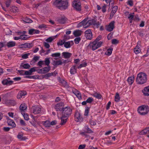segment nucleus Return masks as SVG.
<instances>
[{
	"label": "nucleus",
	"instance_id": "obj_46",
	"mask_svg": "<svg viewBox=\"0 0 149 149\" xmlns=\"http://www.w3.org/2000/svg\"><path fill=\"white\" fill-rule=\"evenodd\" d=\"M81 40V38L80 37H77L74 39V43L76 44H78L79 43V42Z\"/></svg>",
	"mask_w": 149,
	"mask_h": 149
},
{
	"label": "nucleus",
	"instance_id": "obj_53",
	"mask_svg": "<svg viewBox=\"0 0 149 149\" xmlns=\"http://www.w3.org/2000/svg\"><path fill=\"white\" fill-rule=\"evenodd\" d=\"M65 41L64 40H63L58 42L57 44L58 45H62L63 44H64Z\"/></svg>",
	"mask_w": 149,
	"mask_h": 149
},
{
	"label": "nucleus",
	"instance_id": "obj_7",
	"mask_svg": "<svg viewBox=\"0 0 149 149\" xmlns=\"http://www.w3.org/2000/svg\"><path fill=\"white\" fill-rule=\"evenodd\" d=\"M64 104L63 102H60L55 104L54 106V108L57 111H61L64 107Z\"/></svg>",
	"mask_w": 149,
	"mask_h": 149
},
{
	"label": "nucleus",
	"instance_id": "obj_24",
	"mask_svg": "<svg viewBox=\"0 0 149 149\" xmlns=\"http://www.w3.org/2000/svg\"><path fill=\"white\" fill-rule=\"evenodd\" d=\"M88 18H85L81 22V23L84 26V28H87L88 26Z\"/></svg>",
	"mask_w": 149,
	"mask_h": 149
},
{
	"label": "nucleus",
	"instance_id": "obj_19",
	"mask_svg": "<svg viewBox=\"0 0 149 149\" xmlns=\"http://www.w3.org/2000/svg\"><path fill=\"white\" fill-rule=\"evenodd\" d=\"M67 19L65 17H61L58 19L57 21L61 24H63L65 23Z\"/></svg>",
	"mask_w": 149,
	"mask_h": 149
},
{
	"label": "nucleus",
	"instance_id": "obj_21",
	"mask_svg": "<svg viewBox=\"0 0 149 149\" xmlns=\"http://www.w3.org/2000/svg\"><path fill=\"white\" fill-rule=\"evenodd\" d=\"M143 94L145 96L149 95V86H147L142 91Z\"/></svg>",
	"mask_w": 149,
	"mask_h": 149
},
{
	"label": "nucleus",
	"instance_id": "obj_33",
	"mask_svg": "<svg viewBox=\"0 0 149 149\" xmlns=\"http://www.w3.org/2000/svg\"><path fill=\"white\" fill-rule=\"evenodd\" d=\"M148 132H149V127L143 130L140 132V134H145Z\"/></svg>",
	"mask_w": 149,
	"mask_h": 149
},
{
	"label": "nucleus",
	"instance_id": "obj_47",
	"mask_svg": "<svg viewBox=\"0 0 149 149\" xmlns=\"http://www.w3.org/2000/svg\"><path fill=\"white\" fill-rule=\"evenodd\" d=\"M119 43V41L116 39H113L111 40V43L113 45H116Z\"/></svg>",
	"mask_w": 149,
	"mask_h": 149
},
{
	"label": "nucleus",
	"instance_id": "obj_4",
	"mask_svg": "<svg viewBox=\"0 0 149 149\" xmlns=\"http://www.w3.org/2000/svg\"><path fill=\"white\" fill-rule=\"evenodd\" d=\"M61 111L62 115L68 118L72 113V110L69 107L67 106L63 108Z\"/></svg>",
	"mask_w": 149,
	"mask_h": 149
},
{
	"label": "nucleus",
	"instance_id": "obj_3",
	"mask_svg": "<svg viewBox=\"0 0 149 149\" xmlns=\"http://www.w3.org/2000/svg\"><path fill=\"white\" fill-rule=\"evenodd\" d=\"M102 42L101 41L97 42L95 41H94L92 42H90L88 47L91 48L93 51H94L100 47L102 45Z\"/></svg>",
	"mask_w": 149,
	"mask_h": 149
},
{
	"label": "nucleus",
	"instance_id": "obj_41",
	"mask_svg": "<svg viewBox=\"0 0 149 149\" xmlns=\"http://www.w3.org/2000/svg\"><path fill=\"white\" fill-rule=\"evenodd\" d=\"M52 74L51 73H48L45 74L43 75L42 76V78H45L46 79H47L48 77H49L52 76Z\"/></svg>",
	"mask_w": 149,
	"mask_h": 149
},
{
	"label": "nucleus",
	"instance_id": "obj_60",
	"mask_svg": "<svg viewBox=\"0 0 149 149\" xmlns=\"http://www.w3.org/2000/svg\"><path fill=\"white\" fill-rule=\"evenodd\" d=\"M23 115V116L24 119L26 120H28L29 119V117L27 115H26L24 113H23V114H22Z\"/></svg>",
	"mask_w": 149,
	"mask_h": 149
},
{
	"label": "nucleus",
	"instance_id": "obj_48",
	"mask_svg": "<svg viewBox=\"0 0 149 149\" xmlns=\"http://www.w3.org/2000/svg\"><path fill=\"white\" fill-rule=\"evenodd\" d=\"M141 51V49L140 48H137V47H135L134 49V51L136 54L139 53Z\"/></svg>",
	"mask_w": 149,
	"mask_h": 149
},
{
	"label": "nucleus",
	"instance_id": "obj_1",
	"mask_svg": "<svg viewBox=\"0 0 149 149\" xmlns=\"http://www.w3.org/2000/svg\"><path fill=\"white\" fill-rule=\"evenodd\" d=\"M53 5L59 9L65 10L68 8V2L67 0H55Z\"/></svg>",
	"mask_w": 149,
	"mask_h": 149
},
{
	"label": "nucleus",
	"instance_id": "obj_39",
	"mask_svg": "<svg viewBox=\"0 0 149 149\" xmlns=\"http://www.w3.org/2000/svg\"><path fill=\"white\" fill-rule=\"evenodd\" d=\"M113 49L112 48H109L108 49L107 52L105 53V54H106L108 56L110 55L112 53Z\"/></svg>",
	"mask_w": 149,
	"mask_h": 149
},
{
	"label": "nucleus",
	"instance_id": "obj_12",
	"mask_svg": "<svg viewBox=\"0 0 149 149\" xmlns=\"http://www.w3.org/2000/svg\"><path fill=\"white\" fill-rule=\"evenodd\" d=\"M33 46L32 43H26L20 45V48H30Z\"/></svg>",
	"mask_w": 149,
	"mask_h": 149
},
{
	"label": "nucleus",
	"instance_id": "obj_40",
	"mask_svg": "<svg viewBox=\"0 0 149 149\" xmlns=\"http://www.w3.org/2000/svg\"><path fill=\"white\" fill-rule=\"evenodd\" d=\"M64 47L66 48H70L71 47L70 41H68L65 42L64 44Z\"/></svg>",
	"mask_w": 149,
	"mask_h": 149
},
{
	"label": "nucleus",
	"instance_id": "obj_62",
	"mask_svg": "<svg viewBox=\"0 0 149 149\" xmlns=\"http://www.w3.org/2000/svg\"><path fill=\"white\" fill-rule=\"evenodd\" d=\"M47 26L45 24H42L39 26L38 28L40 29L43 28H47Z\"/></svg>",
	"mask_w": 149,
	"mask_h": 149
},
{
	"label": "nucleus",
	"instance_id": "obj_45",
	"mask_svg": "<svg viewBox=\"0 0 149 149\" xmlns=\"http://www.w3.org/2000/svg\"><path fill=\"white\" fill-rule=\"evenodd\" d=\"M94 100L93 99L92 97H89L86 100L87 103L91 104Z\"/></svg>",
	"mask_w": 149,
	"mask_h": 149
},
{
	"label": "nucleus",
	"instance_id": "obj_42",
	"mask_svg": "<svg viewBox=\"0 0 149 149\" xmlns=\"http://www.w3.org/2000/svg\"><path fill=\"white\" fill-rule=\"evenodd\" d=\"M61 56V53L59 52L52 54L51 56L52 57H59Z\"/></svg>",
	"mask_w": 149,
	"mask_h": 149
},
{
	"label": "nucleus",
	"instance_id": "obj_49",
	"mask_svg": "<svg viewBox=\"0 0 149 149\" xmlns=\"http://www.w3.org/2000/svg\"><path fill=\"white\" fill-rule=\"evenodd\" d=\"M87 65V63L86 62L80 64L77 68H81L83 67H86Z\"/></svg>",
	"mask_w": 149,
	"mask_h": 149
},
{
	"label": "nucleus",
	"instance_id": "obj_63",
	"mask_svg": "<svg viewBox=\"0 0 149 149\" xmlns=\"http://www.w3.org/2000/svg\"><path fill=\"white\" fill-rule=\"evenodd\" d=\"M39 57L38 56H34L33 58V60L35 62H36L38 60Z\"/></svg>",
	"mask_w": 149,
	"mask_h": 149
},
{
	"label": "nucleus",
	"instance_id": "obj_17",
	"mask_svg": "<svg viewBox=\"0 0 149 149\" xmlns=\"http://www.w3.org/2000/svg\"><path fill=\"white\" fill-rule=\"evenodd\" d=\"M60 82L61 83L63 86H64L66 88L68 89L70 88L67 82L63 79H60Z\"/></svg>",
	"mask_w": 149,
	"mask_h": 149
},
{
	"label": "nucleus",
	"instance_id": "obj_50",
	"mask_svg": "<svg viewBox=\"0 0 149 149\" xmlns=\"http://www.w3.org/2000/svg\"><path fill=\"white\" fill-rule=\"evenodd\" d=\"M85 129L86 130V132L87 133H93V131L88 127H86Z\"/></svg>",
	"mask_w": 149,
	"mask_h": 149
},
{
	"label": "nucleus",
	"instance_id": "obj_59",
	"mask_svg": "<svg viewBox=\"0 0 149 149\" xmlns=\"http://www.w3.org/2000/svg\"><path fill=\"white\" fill-rule=\"evenodd\" d=\"M31 72H30V70L29 71H25V72L24 74V75H31Z\"/></svg>",
	"mask_w": 149,
	"mask_h": 149
},
{
	"label": "nucleus",
	"instance_id": "obj_16",
	"mask_svg": "<svg viewBox=\"0 0 149 149\" xmlns=\"http://www.w3.org/2000/svg\"><path fill=\"white\" fill-rule=\"evenodd\" d=\"M68 118H67V117H65L62 115V116L60 117L61 122L60 123V125H64L67 122Z\"/></svg>",
	"mask_w": 149,
	"mask_h": 149
},
{
	"label": "nucleus",
	"instance_id": "obj_25",
	"mask_svg": "<svg viewBox=\"0 0 149 149\" xmlns=\"http://www.w3.org/2000/svg\"><path fill=\"white\" fill-rule=\"evenodd\" d=\"M81 30H77L74 31L73 34L75 37H78L81 35Z\"/></svg>",
	"mask_w": 149,
	"mask_h": 149
},
{
	"label": "nucleus",
	"instance_id": "obj_56",
	"mask_svg": "<svg viewBox=\"0 0 149 149\" xmlns=\"http://www.w3.org/2000/svg\"><path fill=\"white\" fill-rule=\"evenodd\" d=\"M43 45L44 46L47 48H49L50 47L49 45L47 42H43Z\"/></svg>",
	"mask_w": 149,
	"mask_h": 149
},
{
	"label": "nucleus",
	"instance_id": "obj_29",
	"mask_svg": "<svg viewBox=\"0 0 149 149\" xmlns=\"http://www.w3.org/2000/svg\"><path fill=\"white\" fill-rule=\"evenodd\" d=\"M50 68H51L50 66H48L47 67H46L42 68L44 74H46L48 72L50 71Z\"/></svg>",
	"mask_w": 149,
	"mask_h": 149
},
{
	"label": "nucleus",
	"instance_id": "obj_13",
	"mask_svg": "<svg viewBox=\"0 0 149 149\" xmlns=\"http://www.w3.org/2000/svg\"><path fill=\"white\" fill-rule=\"evenodd\" d=\"M13 81L5 79L2 81V83L3 85L10 86L13 84Z\"/></svg>",
	"mask_w": 149,
	"mask_h": 149
},
{
	"label": "nucleus",
	"instance_id": "obj_28",
	"mask_svg": "<svg viewBox=\"0 0 149 149\" xmlns=\"http://www.w3.org/2000/svg\"><path fill=\"white\" fill-rule=\"evenodd\" d=\"M17 138L21 141H25L26 139L25 137L23 136V134L19 133L17 135Z\"/></svg>",
	"mask_w": 149,
	"mask_h": 149
},
{
	"label": "nucleus",
	"instance_id": "obj_27",
	"mask_svg": "<svg viewBox=\"0 0 149 149\" xmlns=\"http://www.w3.org/2000/svg\"><path fill=\"white\" fill-rule=\"evenodd\" d=\"M15 42L14 41H10L8 42L6 44L7 46L8 47H14L15 45Z\"/></svg>",
	"mask_w": 149,
	"mask_h": 149
},
{
	"label": "nucleus",
	"instance_id": "obj_23",
	"mask_svg": "<svg viewBox=\"0 0 149 149\" xmlns=\"http://www.w3.org/2000/svg\"><path fill=\"white\" fill-rule=\"evenodd\" d=\"M52 64H53L54 66L56 67L58 65H62V62L61 60L54 61Z\"/></svg>",
	"mask_w": 149,
	"mask_h": 149
},
{
	"label": "nucleus",
	"instance_id": "obj_61",
	"mask_svg": "<svg viewBox=\"0 0 149 149\" xmlns=\"http://www.w3.org/2000/svg\"><path fill=\"white\" fill-rule=\"evenodd\" d=\"M72 92L75 95H77L78 93H79V91H77V90L75 89H72Z\"/></svg>",
	"mask_w": 149,
	"mask_h": 149
},
{
	"label": "nucleus",
	"instance_id": "obj_20",
	"mask_svg": "<svg viewBox=\"0 0 149 149\" xmlns=\"http://www.w3.org/2000/svg\"><path fill=\"white\" fill-rule=\"evenodd\" d=\"M72 54L68 52H63L62 53V56L63 57L66 59L70 58Z\"/></svg>",
	"mask_w": 149,
	"mask_h": 149
},
{
	"label": "nucleus",
	"instance_id": "obj_58",
	"mask_svg": "<svg viewBox=\"0 0 149 149\" xmlns=\"http://www.w3.org/2000/svg\"><path fill=\"white\" fill-rule=\"evenodd\" d=\"M113 33H110L107 36V39L109 40H111L112 37Z\"/></svg>",
	"mask_w": 149,
	"mask_h": 149
},
{
	"label": "nucleus",
	"instance_id": "obj_6",
	"mask_svg": "<svg viewBox=\"0 0 149 149\" xmlns=\"http://www.w3.org/2000/svg\"><path fill=\"white\" fill-rule=\"evenodd\" d=\"M72 3L74 10L78 12H80L81 10V3L79 1L74 0Z\"/></svg>",
	"mask_w": 149,
	"mask_h": 149
},
{
	"label": "nucleus",
	"instance_id": "obj_36",
	"mask_svg": "<svg viewBox=\"0 0 149 149\" xmlns=\"http://www.w3.org/2000/svg\"><path fill=\"white\" fill-rule=\"evenodd\" d=\"M93 95L96 98L98 99H101L102 97V96L100 94L97 93H94Z\"/></svg>",
	"mask_w": 149,
	"mask_h": 149
},
{
	"label": "nucleus",
	"instance_id": "obj_55",
	"mask_svg": "<svg viewBox=\"0 0 149 149\" xmlns=\"http://www.w3.org/2000/svg\"><path fill=\"white\" fill-rule=\"evenodd\" d=\"M30 55V53L24 54L22 56V57L23 59H26L28 58V56Z\"/></svg>",
	"mask_w": 149,
	"mask_h": 149
},
{
	"label": "nucleus",
	"instance_id": "obj_35",
	"mask_svg": "<svg viewBox=\"0 0 149 149\" xmlns=\"http://www.w3.org/2000/svg\"><path fill=\"white\" fill-rule=\"evenodd\" d=\"M120 100V97L119 94L118 93H116V95L115 96V101L116 102H118Z\"/></svg>",
	"mask_w": 149,
	"mask_h": 149
},
{
	"label": "nucleus",
	"instance_id": "obj_26",
	"mask_svg": "<svg viewBox=\"0 0 149 149\" xmlns=\"http://www.w3.org/2000/svg\"><path fill=\"white\" fill-rule=\"evenodd\" d=\"M77 72V69L75 65H73L70 68V72L71 74H73Z\"/></svg>",
	"mask_w": 149,
	"mask_h": 149
},
{
	"label": "nucleus",
	"instance_id": "obj_32",
	"mask_svg": "<svg viewBox=\"0 0 149 149\" xmlns=\"http://www.w3.org/2000/svg\"><path fill=\"white\" fill-rule=\"evenodd\" d=\"M86 38L88 40H91L92 39L93 34L92 33L85 34Z\"/></svg>",
	"mask_w": 149,
	"mask_h": 149
},
{
	"label": "nucleus",
	"instance_id": "obj_43",
	"mask_svg": "<svg viewBox=\"0 0 149 149\" xmlns=\"http://www.w3.org/2000/svg\"><path fill=\"white\" fill-rule=\"evenodd\" d=\"M89 111V108L88 107H85V112L84 114V115L85 116H87L88 115Z\"/></svg>",
	"mask_w": 149,
	"mask_h": 149
},
{
	"label": "nucleus",
	"instance_id": "obj_5",
	"mask_svg": "<svg viewBox=\"0 0 149 149\" xmlns=\"http://www.w3.org/2000/svg\"><path fill=\"white\" fill-rule=\"evenodd\" d=\"M138 113L141 115H145L149 111V107L148 106L142 105L138 108Z\"/></svg>",
	"mask_w": 149,
	"mask_h": 149
},
{
	"label": "nucleus",
	"instance_id": "obj_38",
	"mask_svg": "<svg viewBox=\"0 0 149 149\" xmlns=\"http://www.w3.org/2000/svg\"><path fill=\"white\" fill-rule=\"evenodd\" d=\"M20 39L23 40H26L29 38L27 36V35H20Z\"/></svg>",
	"mask_w": 149,
	"mask_h": 149
},
{
	"label": "nucleus",
	"instance_id": "obj_15",
	"mask_svg": "<svg viewBox=\"0 0 149 149\" xmlns=\"http://www.w3.org/2000/svg\"><path fill=\"white\" fill-rule=\"evenodd\" d=\"M27 109V106L26 104L24 103L21 104L19 107V110L22 114L24 113L25 111Z\"/></svg>",
	"mask_w": 149,
	"mask_h": 149
},
{
	"label": "nucleus",
	"instance_id": "obj_10",
	"mask_svg": "<svg viewBox=\"0 0 149 149\" xmlns=\"http://www.w3.org/2000/svg\"><path fill=\"white\" fill-rule=\"evenodd\" d=\"M114 21H112L109 23L108 25L106 26V28L107 31L109 32L112 31L114 28Z\"/></svg>",
	"mask_w": 149,
	"mask_h": 149
},
{
	"label": "nucleus",
	"instance_id": "obj_51",
	"mask_svg": "<svg viewBox=\"0 0 149 149\" xmlns=\"http://www.w3.org/2000/svg\"><path fill=\"white\" fill-rule=\"evenodd\" d=\"M44 64V62L42 61H39L37 63V65L40 67H42V65Z\"/></svg>",
	"mask_w": 149,
	"mask_h": 149
},
{
	"label": "nucleus",
	"instance_id": "obj_34",
	"mask_svg": "<svg viewBox=\"0 0 149 149\" xmlns=\"http://www.w3.org/2000/svg\"><path fill=\"white\" fill-rule=\"evenodd\" d=\"M49 58H46L45 59V60L43 61L44 64L47 66H49V64L50 63V61Z\"/></svg>",
	"mask_w": 149,
	"mask_h": 149
},
{
	"label": "nucleus",
	"instance_id": "obj_11",
	"mask_svg": "<svg viewBox=\"0 0 149 149\" xmlns=\"http://www.w3.org/2000/svg\"><path fill=\"white\" fill-rule=\"evenodd\" d=\"M74 117L76 120V121L77 122H80L83 120V118L81 116L80 113L78 112H76L74 115Z\"/></svg>",
	"mask_w": 149,
	"mask_h": 149
},
{
	"label": "nucleus",
	"instance_id": "obj_44",
	"mask_svg": "<svg viewBox=\"0 0 149 149\" xmlns=\"http://www.w3.org/2000/svg\"><path fill=\"white\" fill-rule=\"evenodd\" d=\"M44 125L46 127H50V121L48 120H47L45 121L44 123Z\"/></svg>",
	"mask_w": 149,
	"mask_h": 149
},
{
	"label": "nucleus",
	"instance_id": "obj_57",
	"mask_svg": "<svg viewBox=\"0 0 149 149\" xmlns=\"http://www.w3.org/2000/svg\"><path fill=\"white\" fill-rule=\"evenodd\" d=\"M118 7L117 6H115L113 8L112 10L113 11L115 12V13L116 12Z\"/></svg>",
	"mask_w": 149,
	"mask_h": 149
},
{
	"label": "nucleus",
	"instance_id": "obj_64",
	"mask_svg": "<svg viewBox=\"0 0 149 149\" xmlns=\"http://www.w3.org/2000/svg\"><path fill=\"white\" fill-rule=\"evenodd\" d=\"M106 4H104V5L102 7V11L103 13H105L106 11Z\"/></svg>",
	"mask_w": 149,
	"mask_h": 149
},
{
	"label": "nucleus",
	"instance_id": "obj_14",
	"mask_svg": "<svg viewBox=\"0 0 149 149\" xmlns=\"http://www.w3.org/2000/svg\"><path fill=\"white\" fill-rule=\"evenodd\" d=\"M40 32V31L38 30L35 29H31L29 30V34L31 35L39 34Z\"/></svg>",
	"mask_w": 149,
	"mask_h": 149
},
{
	"label": "nucleus",
	"instance_id": "obj_9",
	"mask_svg": "<svg viewBox=\"0 0 149 149\" xmlns=\"http://www.w3.org/2000/svg\"><path fill=\"white\" fill-rule=\"evenodd\" d=\"M31 111L35 114L39 113L41 111V109L38 106H35L32 107L31 109Z\"/></svg>",
	"mask_w": 149,
	"mask_h": 149
},
{
	"label": "nucleus",
	"instance_id": "obj_52",
	"mask_svg": "<svg viewBox=\"0 0 149 149\" xmlns=\"http://www.w3.org/2000/svg\"><path fill=\"white\" fill-rule=\"evenodd\" d=\"M24 22L26 23H31L32 22V21L31 19L29 18H26L25 19V20L24 21Z\"/></svg>",
	"mask_w": 149,
	"mask_h": 149
},
{
	"label": "nucleus",
	"instance_id": "obj_18",
	"mask_svg": "<svg viewBox=\"0 0 149 149\" xmlns=\"http://www.w3.org/2000/svg\"><path fill=\"white\" fill-rule=\"evenodd\" d=\"M26 92L24 91H19L17 94V97L18 99L21 98L22 96L26 95Z\"/></svg>",
	"mask_w": 149,
	"mask_h": 149
},
{
	"label": "nucleus",
	"instance_id": "obj_37",
	"mask_svg": "<svg viewBox=\"0 0 149 149\" xmlns=\"http://www.w3.org/2000/svg\"><path fill=\"white\" fill-rule=\"evenodd\" d=\"M24 69H29L30 67V65L28 63H26L23 65H21L20 66Z\"/></svg>",
	"mask_w": 149,
	"mask_h": 149
},
{
	"label": "nucleus",
	"instance_id": "obj_8",
	"mask_svg": "<svg viewBox=\"0 0 149 149\" xmlns=\"http://www.w3.org/2000/svg\"><path fill=\"white\" fill-rule=\"evenodd\" d=\"M88 26L92 25L96 26L97 27H99L100 25V23L99 22H97L96 20L95 19H93L88 21Z\"/></svg>",
	"mask_w": 149,
	"mask_h": 149
},
{
	"label": "nucleus",
	"instance_id": "obj_31",
	"mask_svg": "<svg viewBox=\"0 0 149 149\" xmlns=\"http://www.w3.org/2000/svg\"><path fill=\"white\" fill-rule=\"evenodd\" d=\"M56 38V36L55 37H50L45 40V41L48 42L50 43Z\"/></svg>",
	"mask_w": 149,
	"mask_h": 149
},
{
	"label": "nucleus",
	"instance_id": "obj_2",
	"mask_svg": "<svg viewBox=\"0 0 149 149\" xmlns=\"http://www.w3.org/2000/svg\"><path fill=\"white\" fill-rule=\"evenodd\" d=\"M147 80V75L145 73L140 72L137 74L136 79V81L137 84H143L146 82Z\"/></svg>",
	"mask_w": 149,
	"mask_h": 149
},
{
	"label": "nucleus",
	"instance_id": "obj_30",
	"mask_svg": "<svg viewBox=\"0 0 149 149\" xmlns=\"http://www.w3.org/2000/svg\"><path fill=\"white\" fill-rule=\"evenodd\" d=\"M134 77L131 76L129 77L127 80L129 84H132L134 81Z\"/></svg>",
	"mask_w": 149,
	"mask_h": 149
},
{
	"label": "nucleus",
	"instance_id": "obj_22",
	"mask_svg": "<svg viewBox=\"0 0 149 149\" xmlns=\"http://www.w3.org/2000/svg\"><path fill=\"white\" fill-rule=\"evenodd\" d=\"M7 122L8 125L11 126L12 128H14L16 127V124L13 120H8Z\"/></svg>",
	"mask_w": 149,
	"mask_h": 149
},
{
	"label": "nucleus",
	"instance_id": "obj_54",
	"mask_svg": "<svg viewBox=\"0 0 149 149\" xmlns=\"http://www.w3.org/2000/svg\"><path fill=\"white\" fill-rule=\"evenodd\" d=\"M127 4L130 5V6H132L133 5V1L131 0H129L127 2Z\"/></svg>",
	"mask_w": 149,
	"mask_h": 149
}]
</instances>
